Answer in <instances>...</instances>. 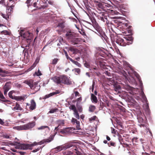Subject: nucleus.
Listing matches in <instances>:
<instances>
[{"instance_id":"nucleus-1","label":"nucleus","mask_w":155,"mask_h":155,"mask_svg":"<svg viewBox=\"0 0 155 155\" xmlns=\"http://www.w3.org/2000/svg\"><path fill=\"white\" fill-rule=\"evenodd\" d=\"M131 30H128V29L122 32L123 33L125 34V36L124 37V39L121 38H118L116 39L115 42L117 44L121 46H125L127 45H129L132 44L133 41V38L131 36H128V33H131Z\"/></svg>"},{"instance_id":"nucleus-2","label":"nucleus","mask_w":155,"mask_h":155,"mask_svg":"<svg viewBox=\"0 0 155 155\" xmlns=\"http://www.w3.org/2000/svg\"><path fill=\"white\" fill-rule=\"evenodd\" d=\"M52 79L54 82L58 84H63L67 85H70L72 84L71 81L66 76L64 75L59 76H55Z\"/></svg>"},{"instance_id":"nucleus-3","label":"nucleus","mask_w":155,"mask_h":155,"mask_svg":"<svg viewBox=\"0 0 155 155\" xmlns=\"http://www.w3.org/2000/svg\"><path fill=\"white\" fill-rule=\"evenodd\" d=\"M35 122L32 121L25 124L14 127L13 128L18 130H30L35 126Z\"/></svg>"},{"instance_id":"nucleus-4","label":"nucleus","mask_w":155,"mask_h":155,"mask_svg":"<svg viewBox=\"0 0 155 155\" xmlns=\"http://www.w3.org/2000/svg\"><path fill=\"white\" fill-rule=\"evenodd\" d=\"M97 6L98 7L106 12L111 13L112 14L114 12L113 10H112L113 8V6L109 4L106 3H99Z\"/></svg>"},{"instance_id":"nucleus-5","label":"nucleus","mask_w":155,"mask_h":155,"mask_svg":"<svg viewBox=\"0 0 155 155\" xmlns=\"http://www.w3.org/2000/svg\"><path fill=\"white\" fill-rule=\"evenodd\" d=\"M24 83L28 85L31 89L35 90L36 92L40 89V86L38 85L37 82H35L34 83L33 81L31 80H25Z\"/></svg>"},{"instance_id":"nucleus-6","label":"nucleus","mask_w":155,"mask_h":155,"mask_svg":"<svg viewBox=\"0 0 155 155\" xmlns=\"http://www.w3.org/2000/svg\"><path fill=\"white\" fill-rule=\"evenodd\" d=\"M13 12V10L10 7H7L6 13V14L1 13V15L4 18L8 20L11 17V14Z\"/></svg>"},{"instance_id":"nucleus-7","label":"nucleus","mask_w":155,"mask_h":155,"mask_svg":"<svg viewBox=\"0 0 155 155\" xmlns=\"http://www.w3.org/2000/svg\"><path fill=\"white\" fill-rule=\"evenodd\" d=\"M15 145V148L16 149L26 150L30 148V146L29 144H22L17 142Z\"/></svg>"},{"instance_id":"nucleus-8","label":"nucleus","mask_w":155,"mask_h":155,"mask_svg":"<svg viewBox=\"0 0 155 155\" xmlns=\"http://www.w3.org/2000/svg\"><path fill=\"white\" fill-rule=\"evenodd\" d=\"M69 107L70 110H72L74 111L73 114L75 117L77 119H79L80 116L75 106L74 105H71Z\"/></svg>"},{"instance_id":"nucleus-9","label":"nucleus","mask_w":155,"mask_h":155,"mask_svg":"<svg viewBox=\"0 0 155 155\" xmlns=\"http://www.w3.org/2000/svg\"><path fill=\"white\" fill-rule=\"evenodd\" d=\"M10 82H7L3 87L4 90V94L5 96L7 95V92L11 88Z\"/></svg>"},{"instance_id":"nucleus-10","label":"nucleus","mask_w":155,"mask_h":155,"mask_svg":"<svg viewBox=\"0 0 155 155\" xmlns=\"http://www.w3.org/2000/svg\"><path fill=\"white\" fill-rule=\"evenodd\" d=\"M71 147H72V148L74 150V153H76L77 155H79L81 154V152L78 151L77 150V148L76 146V144L75 143H71L69 144L67 146V148H69Z\"/></svg>"},{"instance_id":"nucleus-11","label":"nucleus","mask_w":155,"mask_h":155,"mask_svg":"<svg viewBox=\"0 0 155 155\" xmlns=\"http://www.w3.org/2000/svg\"><path fill=\"white\" fill-rule=\"evenodd\" d=\"M66 36L68 40L70 42L76 37L75 33L71 31L67 32L66 34Z\"/></svg>"},{"instance_id":"nucleus-12","label":"nucleus","mask_w":155,"mask_h":155,"mask_svg":"<svg viewBox=\"0 0 155 155\" xmlns=\"http://www.w3.org/2000/svg\"><path fill=\"white\" fill-rule=\"evenodd\" d=\"M23 31H21L20 32L21 35L24 38H26L27 40H31V38L30 37V35H31V34L28 31L25 33H23Z\"/></svg>"},{"instance_id":"nucleus-13","label":"nucleus","mask_w":155,"mask_h":155,"mask_svg":"<svg viewBox=\"0 0 155 155\" xmlns=\"http://www.w3.org/2000/svg\"><path fill=\"white\" fill-rule=\"evenodd\" d=\"M29 107V109L30 110H32L35 109L36 107V104L35 100L33 99H32L31 101V104L27 103L26 106Z\"/></svg>"},{"instance_id":"nucleus-14","label":"nucleus","mask_w":155,"mask_h":155,"mask_svg":"<svg viewBox=\"0 0 155 155\" xmlns=\"http://www.w3.org/2000/svg\"><path fill=\"white\" fill-rule=\"evenodd\" d=\"M100 19L102 21H103L104 22H106V24L107 25H114L113 23L108 21L107 16H103L100 17Z\"/></svg>"},{"instance_id":"nucleus-15","label":"nucleus","mask_w":155,"mask_h":155,"mask_svg":"<svg viewBox=\"0 0 155 155\" xmlns=\"http://www.w3.org/2000/svg\"><path fill=\"white\" fill-rule=\"evenodd\" d=\"M145 118V116L144 114L141 112H140L137 115V119L138 121L140 123H142L144 121V119Z\"/></svg>"},{"instance_id":"nucleus-16","label":"nucleus","mask_w":155,"mask_h":155,"mask_svg":"<svg viewBox=\"0 0 155 155\" xmlns=\"http://www.w3.org/2000/svg\"><path fill=\"white\" fill-rule=\"evenodd\" d=\"M68 51L69 52H71L72 54H76L79 51V50L77 48H75L73 47H69Z\"/></svg>"},{"instance_id":"nucleus-17","label":"nucleus","mask_w":155,"mask_h":155,"mask_svg":"<svg viewBox=\"0 0 155 155\" xmlns=\"http://www.w3.org/2000/svg\"><path fill=\"white\" fill-rule=\"evenodd\" d=\"M81 39L75 37L71 41V44L73 45H79L81 44Z\"/></svg>"},{"instance_id":"nucleus-18","label":"nucleus","mask_w":155,"mask_h":155,"mask_svg":"<svg viewBox=\"0 0 155 155\" xmlns=\"http://www.w3.org/2000/svg\"><path fill=\"white\" fill-rule=\"evenodd\" d=\"M94 25V26L95 29L97 31H100L101 29V28L99 26L98 24L97 23V22L94 20V21H92Z\"/></svg>"},{"instance_id":"nucleus-19","label":"nucleus","mask_w":155,"mask_h":155,"mask_svg":"<svg viewBox=\"0 0 155 155\" xmlns=\"http://www.w3.org/2000/svg\"><path fill=\"white\" fill-rule=\"evenodd\" d=\"M9 72L5 70H3L2 69L0 68V76L5 77L7 75L6 74H8Z\"/></svg>"},{"instance_id":"nucleus-20","label":"nucleus","mask_w":155,"mask_h":155,"mask_svg":"<svg viewBox=\"0 0 155 155\" xmlns=\"http://www.w3.org/2000/svg\"><path fill=\"white\" fill-rule=\"evenodd\" d=\"M71 122L73 124H75L76 123L77 124L76 127L78 129H79L80 124L79 121H78L75 118L73 117L71 120Z\"/></svg>"},{"instance_id":"nucleus-21","label":"nucleus","mask_w":155,"mask_h":155,"mask_svg":"<svg viewBox=\"0 0 155 155\" xmlns=\"http://www.w3.org/2000/svg\"><path fill=\"white\" fill-rule=\"evenodd\" d=\"M114 91L116 93H118L120 92V86L119 85H114ZM115 94H116L115 93Z\"/></svg>"},{"instance_id":"nucleus-22","label":"nucleus","mask_w":155,"mask_h":155,"mask_svg":"<svg viewBox=\"0 0 155 155\" xmlns=\"http://www.w3.org/2000/svg\"><path fill=\"white\" fill-rule=\"evenodd\" d=\"M91 99L93 102L97 103L98 101L97 97L93 94H91Z\"/></svg>"},{"instance_id":"nucleus-23","label":"nucleus","mask_w":155,"mask_h":155,"mask_svg":"<svg viewBox=\"0 0 155 155\" xmlns=\"http://www.w3.org/2000/svg\"><path fill=\"white\" fill-rule=\"evenodd\" d=\"M57 122L58 124V125L60 127L61 126H63L64 124V120H57Z\"/></svg>"},{"instance_id":"nucleus-24","label":"nucleus","mask_w":155,"mask_h":155,"mask_svg":"<svg viewBox=\"0 0 155 155\" xmlns=\"http://www.w3.org/2000/svg\"><path fill=\"white\" fill-rule=\"evenodd\" d=\"M69 131L68 128H66L65 129H62L60 130V132L63 134H65L68 133Z\"/></svg>"},{"instance_id":"nucleus-25","label":"nucleus","mask_w":155,"mask_h":155,"mask_svg":"<svg viewBox=\"0 0 155 155\" xmlns=\"http://www.w3.org/2000/svg\"><path fill=\"white\" fill-rule=\"evenodd\" d=\"M70 61L73 63L78 66V67L80 68L81 67V64L77 61H75L72 59H70Z\"/></svg>"},{"instance_id":"nucleus-26","label":"nucleus","mask_w":155,"mask_h":155,"mask_svg":"<svg viewBox=\"0 0 155 155\" xmlns=\"http://www.w3.org/2000/svg\"><path fill=\"white\" fill-rule=\"evenodd\" d=\"M15 92L14 91H10L8 94L9 97L12 99H15V96H12L13 93H14Z\"/></svg>"},{"instance_id":"nucleus-27","label":"nucleus","mask_w":155,"mask_h":155,"mask_svg":"<svg viewBox=\"0 0 155 155\" xmlns=\"http://www.w3.org/2000/svg\"><path fill=\"white\" fill-rule=\"evenodd\" d=\"M96 109L94 105H90L89 107V111L90 112H93Z\"/></svg>"},{"instance_id":"nucleus-28","label":"nucleus","mask_w":155,"mask_h":155,"mask_svg":"<svg viewBox=\"0 0 155 155\" xmlns=\"http://www.w3.org/2000/svg\"><path fill=\"white\" fill-rule=\"evenodd\" d=\"M54 137L53 136H50L48 139H44L45 143L47 142L49 143L51 142L53 139Z\"/></svg>"},{"instance_id":"nucleus-29","label":"nucleus","mask_w":155,"mask_h":155,"mask_svg":"<svg viewBox=\"0 0 155 155\" xmlns=\"http://www.w3.org/2000/svg\"><path fill=\"white\" fill-rule=\"evenodd\" d=\"M14 109L17 110H22V108L20 107L19 104L18 103L16 104L15 106L14 107Z\"/></svg>"},{"instance_id":"nucleus-30","label":"nucleus","mask_w":155,"mask_h":155,"mask_svg":"<svg viewBox=\"0 0 155 155\" xmlns=\"http://www.w3.org/2000/svg\"><path fill=\"white\" fill-rule=\"evenodd\" d=\"M47 128L49 130H50V129L49 127L47 126H41L40 127H38L37 129L38 130H43L45 128Z\"/></svg>"},{"instance_id":"nucleus-31","label":"nucleus","mask_w":155,"mask_h":155,"mask_svg":"<svg viewBox=\"0 0 155 155\" xmlns=\"http://www.w3.org/2000/svg\"><path fill=\"white\" fill-rule=\"evenodd\" d=\"M76 107L78 111L79 112L81 113L82 112L83 108L80 105H77Z\"/></svg>"},{"instance_id":"nucleus-32","label":"nucleus","mask_w":155,"mask_h":155,"mask_svg":"<svg viewBox=\"0 0 155 155\" xmlns=\"http://www.w3.org/2000/svg\"><path fill=\"white\" fill-rule=\"evenodd\" d=\"M107 144L109 147L112 146L115 147L116 146L115 143L112 141H110L109 143H107Z\"/></svg>"},{"instance_id":"nucleus-33","label":"nucleus","mask_w":155,"mask_h":155,"mask_svg":"<svg viewBox=\"0 0 155 155\" xmlns=\"http://www.w3.org/2000/svg\"><path fill=\"white\" fill-rule=\"evenodd\" d=\"M39 145L38 143V142H34L33 143L31 144H29L30 146V149H28L31 150L32 148H31L32 147H33L35 145Z\"/></svg>"},{"instance_id":"nucleus-34","label":"nucleus","mask_w":155,"mask_h":155,"mask_svg":"<svg viewBox=\"0 0 155 155\" xmlns=\"http://www.w3.org/2000/svg\"><path fill=\"white\" fill-rule=\"evenodd\" d=\"M58 110V109L57 108H55L53 109H51L49 112V113H53L55 112H56Z\"/></svg>"},{"instance_id":"nucleus-35","label":"nucleus","mask_w":155,"mask_h":155,"mask_svg":"<svg viewBox=\"0 0 155 155\" xmlns=\"http://www.w3.org/2000/svg\"><path fill=\"white\" fill-rule=\"evenodd\" d=\"M120 24H120V25H122V26L123 27H124V28H125L127 27L128 26V25L127 23H120Z\"/></svg>"},{"instance_id":"nucleus-36","label":"nucleus","mask_w":155,"mask_h":155,"mask_svg":"<svg viewBox=\"0 0 155 155\" xmlns=\"http://www.w3.org/2000/svg\"><path fill=\"white\" fill-rule=\"evenodd\" d=\"M58 61V58H54L53 59L52 62V64L53 65L56 64Z\"/></svg>"},{"instance_id":"nucleus-37","label":"nucleus","mask_w":155,"mask_h":155,"mask_svg":"<svg viewBox=\"0 0 155 155\" xmlns=\"http://www.w3.org/2000/svg\"><path fill=\"white\" fill-rule=\"evenodd\" d=\"M55 149L56 150V151L58 152L62 150L63 149V148L62 147H61V146H59L55 148Z\"/></svg>"},{"instance_id":"nucleus-38","label":"nucleus","mask_w":155,"mask_h":155,"mask_svg":"<svg viewBox=\"0 0 155 155\" xmlns=\"http://www.w3.org/2000/svg\"><path fill=\"white\" fill-rule=\"evenodd\" d=\"M96 118L97 117L96 116H94L93 117H92L89 118V121L90 122H91L95 120H96Z\"/></svg>"},{"instance_id":"nucleus-39","label":"nucleus","mask_w":155,"mask_h":155,"mask_svg":"<svg viewBox=\"0 0 155 155\" xmlns=\"http://www.w3.org/2000/svg\"><path fill=\"white\" fill-rule=\"evenodd\" d=\"M1 34H4L5 35H9V32L6 30H4L1 32Z\"/></svg>"},{"instance_id":"nucleus-40","label":"nucleus","mask_w":155,"mask_h":155,"mask_svg":"<svg viewBox=\"0 0 155 155\" xmlns=\"http://www.w3.org/2000/svg\"><path fill=\"white\" fill-rule=\"evenodd\" d=\"M2 136L3 137H5L6 139H8L10 138V135L7 134H3Z\"/></svg>"},{"instance_id":"nucleus-41","label":"nucleus","mask_w":155,"mask_h":155,"mask_svg":"<svg viewBox=\"0 0 155 155\" xmlns=\"http://www.w3.org/2000/svg\"><path fill=\"white\" fill-rule=\"evenodd\" d=\"M71 149L73 151H68L66 153V154L67 155H71L72 154L74 153V150H73V149L72 148H71Z\"/></svg>"},{"instance_id":"nucleus-42","label":"nucleus","mask_w":155,"mask_h":155,"mask_svg":"<svg viewBox=\"0 0 155 155\" xmlns=\"http://www.w3.org/2000/svg\"><path fill=\"white\" fill-rule=\"evenodd\" d=\"M15 99L16 100L18 101H21L22 100H23V98L22 97H15V99Z\"/></svg>"},{"instance_id":"nucleus-43","label":"nucleus","mask_w":155,"mask_h":155,"mask_svg":"<svg viewBox=\"0 0 155 155\" xmlns=\"http://www.w3.org/2000/svg\"><path fill=\"white\" fill-rule=\"evenodd\" d=\"M58 26L60 27L61 28H63L64 27V23L62 22L58 24Z\"/></svg>"},{"instance_id":"nucleus-44","label":"nucleus","mask_w":155,"mask_h":155,"mask_svg":"<svg viewBox=\"0 0 155 155\" xmlns=\"http://www.w3.org/2000/svg\"><path fill=\"white\" fill-rule=\"evenodd\" d=\"M31 1V0H27L26 2V3L27 4V6L28 8L31 5V4L30 3Z\"/></svg>"},{"instance_id":"nucleus-45","label":"nucleus","mask_w":155,"mask_h":155,"mask_svg":"<svg viewBox=\"0 0 155 155\" xmlns=\"http://www.w3.org/2000/svg\"><path fill=\"white\" fill-rule=\"evenodd\" d=\"M60 93V92L59 91L57 90L55 91V92L51 93V94H52V95H54L55 94H59Z\"/></svg>"},{"instance_id":"nucleus-46","label":"nucleus","mask_w":155,"mask_h":155,"mask_svg":"<svg viewBox=\"0 0 155 155\" xmlns=\"http://www.w3.org/2000/svg\"><path fill=\"white\" fill-rule=\"evenodd\" d=\"M104 103L103 102H101L100 103V107L102 109L103 108L104 106Z\"/></svg>"},{"instance_id":"nucleus-47","label":"nucleus","mask_w":155,"mask_h":155,"mask_svg":"<svg viewBox=\"0 0 155 155\" xmlns=\"http://www.w3.org/2000/svg\"><path fill=\"white\" fill-rule=\"evenodd\" d=\"M74 70L76 72H77L78 74H79L81 71L80 69L79 68H75Z\"/></svg>"},{"instance_id":"nucleus-48","label":"nucleus","mask_w":155,"mask_h":155,"mask_svg":"<svg viewBox=\"0 0 155 155\" xmlns=\"http://www.w3.org/2000/svg\"><path fill=\"white\" fill-rule=\"evenodd\" d=\"M64 54H65L66 58L68 59H69L70 60V59H72L69 57L68 54L66 51H64Z\"/></svg>"},{"instance_id":"nucleus-49","label":"nucleus","mask_w":155,"mask_h":155,"mask_svg":"<svg viewBox=\"0 0 155 155\" xmlns=\"http://www.w3.org/2000/svg\"><path fill=\"white\" fill-rule=\"evenodd\" d=\"M0 98L2 99H4L5 98V97L4 96L3 94H2L1 91L0 90Z\"/></svg>"},{"instance_id":"nucleus-50","label":"nucleus","mask_w":155,"mask_h":155,"mask_svg":"<svg viewBox=\"0 0 155 155\" xmlns=\"http://www.w3.org/2000/svg\"><path fill=\"white\" fill-rule=\"evenodd\" d=\"M45 143L44 139L41 141L40 142H38L39 145H41L42 144L44 143Z\"/></svg>"},{"instance_id":"nucleus-51","label":"nucleus","mask_w":155,"mask_h":155,"mask_svg":"<svg viewBox=\"0 0 155 155\" xmlns=\"http://www.w3.org/2000/svg\"><path fill=\"white\" fill-rule=\"evenodd\" d=\"M41 148V147H38L37 149L33 150L32 151V152H34V153L37 152V151H39L40 150V149Z\"/></svg>"},{"instance_id":"nucleus-52","label":"nucleus","mask_w":155,"mask_h":155,"mask_svg":"<svg viewBox=\"0 0 155 155\" xmlns=\"http://www.w3.org/2000/svg\"><path fill=\"white\" fill-rule=\"evenodd\" d=\"M48 3L51 5H54V2L53 1H49L48 2Z\"/></svg>"},{"instance_id":"nucleus-53","label":"nucleus","mask_w":155,"mask_h":155,"mask_svg":"<svg viewBox=\"0 0 155 155\" xmlns=\"http://www.w3.org/2000/svg\"><path fill=\"white\" fill-rule=\"evenodd\" d=\"M52 95V94H51V93L48 95H46L45 96V98H48L51 96H52L53 95Z\"/></svg>"},{"instance_id":"nucleus-54","label":"nucleus","mask_w":155,"mask_h":155,"mask_svg":"<svg viewBox=\"0 0 155 155\" xmlns=\"http://www.w3.org/2000/svg\"><path fill=\"white\" fill-rule=\"evenodd\" d=\"M100 64L101 67L102 68H105L106 66H105V65L103 64L102 63H100Z\"/></svg>"},{"instance_id":"nucleus-55","label":"nucleus","mask_w":155,"mask_h":155,"mask_svg":"<svg viewBox=\"0 0 155 155\" xmlns=\"http://www.w3.org/2000/svg\"><path fill=\"white\" fill-rule=\"evenodd\" d=\"M124 147H126L127 148V149H128V148H130V146L129 145L127 144H124Z\"/></svg>"},{"instance_id":"nucleus-56","label":"nucleus","mask_w":155,"mask_h":155,"mask_svg":"<svg viewBox=\"0 0 155 155\" xmlns=\"http://www.w3.org/2000/svg\"><path fill=\"white\" fill-rule=\"evenodd\" d=\"M37 74L38 76H39L41 75L42 74L41 72V71L39 70H38Z\"/></svg>"},{"instance_id":"nucleus-57","label":"nucleus","mask_w":155,"mask_h":155,"mask_svg":"<svg viewBox=\"0 0 155 155\" xmlns=\"http://www.w3.org/2000/svg\"><path fill=\"white\" fill-rule=\"evenodd\" d=\"M4 122L0 118V124L2 125H4Z\"/></svg>"},{"instance_id":"nucleus-58","label":"nucleus","mask_w":155,"mask_h":155,"mask_svg":"<svg viewBox=\"0 0 155 155\" xmlns=\"http://www.w3.org/2000/svg\"><path fill=\"white\" fill-rule=\"evenodd\" d=\"M19 153L21 155H24L26 153L25 152H23L22 151H20L19 152Z\"/></svg>"},{"instance_id":"nucleus-59","label":"nucleus","mask_w":155,"mask_h":155,"mask_svg":"<svg viewBox=\"0 0 155 155\" xmlns=\"http://www.w3.org/2000/svg\"><path fill=\"white\" fill-rule=\"evenodd\" d=\"M79 93L78 91H77L75 92V96H79Z\"/></svg>"},{"instance_id":"nucleus-60","label":"nucleus","mask_w":155,"mask_h":155,"mask_svg":"<svg viewBox=\"0 0 155 155\" xmlns=\"http://www.w3.org/2000/svg\"><path fill=\"white\" fill-rule=\"evenodd\" d=\"M94 83H93L92 87V91L93 92L94 88Z\"/></svg>"},{"instance_id":"nucleus-61","label":"nucleus","mask_w":155,"mask_h":155,"mask_svg":"<svg viewBox=\"0 0 155 155\" xmlns=\"http://www.w3.org/2000/svg\"><path fill=\"white\" fill-rule=\"evenodd\" d=\"M37 3L36 2H34L33 3V6L36 8H38V7L37 6Z\"/></svg>"},{"instance_id":"nucleus-62","label":"nucleus","mask_w":155,"mask_h":155,"mask_svg":"<svg viewBox=\"0 0 155 155\" xmlns=\"http://www.w3.org/2000/svg\"><path fill=\"white\" fill-rule=\"evenodd\" d=\"M84 117V115L82 114L80 116V118L81 119H83Z\"/></svg>"},{"instance_id":"nucleus-63","label":"nucleus","mask_w":155,"mask_h":155,"mask_svg":"<svg viewBox=\"0 0 155 155\" xmlns=\"http://www.w3.org/2000/svg\"><path fill=\"white\" fill-rule=\"evenodd\" d=\"M135 75L136 76V77H137V78H138V79H139L140 76L138 74H137V73H136L135 74Z\"/></svg>"},{"instance_id":"nucleus-64","label":"nucleus","mask_w":155,"mask_h":155,"mask_svg":"<svg viewBox=\"0 0 155 155\" xmlns=\"http://www.w3.org/2000/svg\"><path fill=\"white\" fill-rule=\"evenodd\" d=\"M106 139H107V140L108 141H110V138L108 136H107Z\"/></svg>"}]
</instances>
